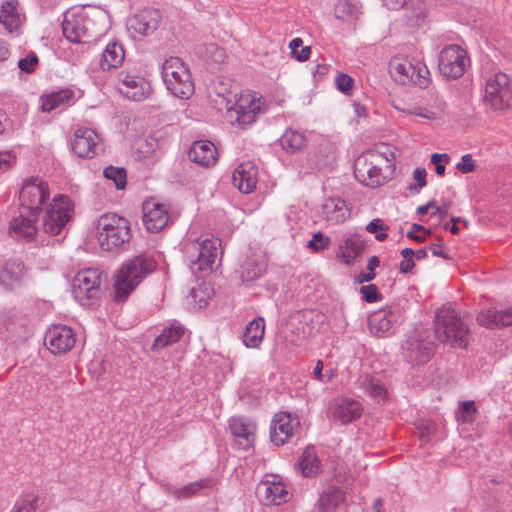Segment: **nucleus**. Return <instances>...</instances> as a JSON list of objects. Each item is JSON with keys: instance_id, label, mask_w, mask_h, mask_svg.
Returning <instances> with one entry per match:
<instances>
[{"instance_id": "f257e3e1", "label": "nucleus", "mask_w": 512, "mask_h": 512, "mask_svg": "<svg viewBox=\"0 0 512 512\" xmlns=\"http://www.w3.org/2000/svg\"><path fill=\"white\" fill-rule=\"evenodd\" d=\"M50 198L49 185L38 176L26 178L20 190V215L10 222V234L32 240L39 230L36 220Z\"/></svg>"}, {"instance_id": "f03ea898", "label": "nucleus", "mask_w": 512, "mask_h": 512, "mask_svg": "<svg viewBox=\"0 0 512 512\" xmlns=\"http://www.w3.org/2000/svg\"><path fill=\"white\" fill-rule=\"evenodd\" d=\"M395 154L388 145L381 144L358 156L354 163V176L363 185L379 187L386 182L383 168L390 172L394 168Z\"/></svg>"}, {"instance_id": "7ed1b4c3", "label": "nucleus", "mask_w": 512, "mask_h": 512, "mask_svg": "<svg viewBox=\"0 0 512 512\" xmlns=\"http://www.w3.org/2000/svg\"><path fill=\"white\" fill-rule=\"evenodd\" d=\"M155 253L144 252L125 261L115 275V298L126 300L141 281L157 269Z\"/></svg>"}, {"instance_id": "20e7f679", "label": "nucleus", "mask_w": 512, "mask_h": 512, "mask_svg": "<svg viewBox=\"0 0 512 512\" xmlns=\"http://www.w3.org/2000/svg\"><path fill=\"white\" fill-rule=\"evenodd\" d=\"M103 18L105 12L100 9H93L90 14L84 8H71L63 14V35L69 42L75 44L94 42L103 34L95 20Z\"/></svg>"}, {"instance_id": "39448f33", "label": "nucleus", "mask_w": 512, "mask_h": 512, "mask_svg": "<svg viewBox=\"0 0 512 512\" xmlns=\"http://www.w3.org/2000/svg\"><path fill=\"white\" fill-rule=\"evenodd\" d=\"M93 226L97 243L103 251L124 250L132 236L129 220L115 213L101 215Z\"/></svg>"}, {"instance_id": "423d86ee", "label": "nucleus", "mask_w": 512, "mask_h": 512, "mask_svg": "<svg viewBox=\"0 0 512 512\" xmlns=\"http://www.w3.org/2000/svg\"><path fill=\"white\" fill-rule=\"evenodd\" d=\"M220 246L219 238L207 236L193 238L188 235L181 242V250L193 274L210 273L213 270Z\"/></svg>"}, {"instance_id": "0eeeda50", "label": "nucleus", "mask_w": 512, "mask_h": 512, "mask_svg": "<svg viewBox=\"0 0 512 512\" xmlns=\"http://www.w3.org/2000/svg\"><path fill=\"white\" fill-rule=\"evenodd\" d=\"M468 326L454 307L445 305L439 308L434 320V339L452 347L464 348L467 345Z\"/></svg>"}, {"instance_id": "6e6552de", "label": "nucleus", "mask_w": 512, "mask_h": 512, "mask_svg": "<svg viewBox=\"0 0 512 512\" xmlns=\"http://www.w3.org/2000/svg\"><path fill=\"white\" fill-rule=\"evenodd\" d=\"M74 213V204L69 196L55 195L42 214L41 230L48 235H62Z\"/></svg>"}, {"instance_id": "1a4fd4ad", "label": "nucleus", "mask_w": 512, "mask_h": 512, "mask_svg": "<svg viewBox=\"0 0 512 512\" xmlns=\"http://www.w3.org/2000/svg\"><path fill=\"white\" fill-rule=\"evenodd\" d=\"M106 274L98 268H86L76 273L72 280L75 300L84 307L94 305L101 297Z\"/></svg>"}, {"instance_id": "9d476101", "label": "nucleus", "mask_w": 512, "mask_h": 512, "mask_svg": "<svg viewBox=\"0 0 512 512\" xmlns=\"http://www.w3.org/2000/svg\"><path fill=\"white\" fill-rule=\"evenodd\" d=\"M260 113H262V96L259 93L247 91L241 93L232 106H227L225 117L233 126L246 129L256 121Z\"/></svg>"}, {"instance_id": "9b49d317", "label": "nucleus", "mask_w": 512, "mask_h": 512, "mask_svg": "<svg viewBox=\"0 0 512 512\" xmlns=\"http://www.w3.org/2000/svg\"><path fill=\"white\" fill-rule=\"evenodd\" d=\"M389 67L391 76L399 84L426 88L430 82V72L420 60L395 57L390 61Z\"/></svg>"}, {"instance_id": "f8f14e48", "label": "nucleus", "mask_w": 512, "mask_h": 512, "mask_svg": "<svg viewBox=\"0 0 512 512\" xmlns=\"http://www.w3.org/2000/svg\"><path fill=\"white\" fill-rule=\"evenodd\" d=\"M483 101L494 111L512 109V78L505 73H495L486 80Z\"/></svg>"}, {"instance_id": "ddd939ff", "label": "nucleus", "mask_w": 512, "mask_h": 512, "mask_svg": "<svg viewBox=\"0 0 512 512\" xmlns=\"http://www.w3.org/2000/svg\"><path fill=\"white\" fill-rule=\"evenodd\" d=\"M470 65L467 51L456 44L446 45L439 55V71L448 79H458Z\"/></svg>"}, {"instance_id": "4468645a", "label": "nucleus", "mask_w": 512, "mask_h": 512, "mask_svg": "<svg viewBox=\"0 0 512 512\" xmlns=\"http://www.w3.org/2000/svg\"><path fill=\"white\" fill-rule=\"evenodd\" d=\"M256 494L263 505H281L286 503L291 494L278 475H267L258 484Z\"/></svg>"}, {"instance_id": "2eb2a0df", "label": "nucleus", "mask_w": 512, "mask_h": 512, "mask_svg": "<svg viewBox=\"0 0 512 512\" xmlns=\"http://www.w3.org/2000/svg\"><path fill=\"white\" fill-rule=\"evenodd\" d=\"M434 348L435 341L429 338L427 332H416L403 346L404 358L412 364H424L433 355Z\"/></svg>"}, {"instance_id": "dca6fc26", "label": "nucleus", "mask_w": 512, "mask_h": 512, "mask_svg": "<svg viewBox=\"0 0 512 512\" xmlns=\"http://www.w3.org/2000/svg\"><path fill=\"white\" fill-rule=\"evenodd\" d=\"M26 22L24 7L19 0H3L0 5V24L5 32L12 37H18L23 33Z\"/></svg>"}, {"instance_id": "f3484780", "label": "nucleus", "mask_w": 512, "mask_h": 512, "mask_svg": "<svg viewBox=\"0 0 512 512\" xmlns=\"http://www.w3.org/2000/svg\"><path fill=\"white\" fill-rule=\"evenodd\" d=\"M300 421L297 414L278 412L274 415L270 426V439L276 446L284 445L297 433Z\"/></svg>"}, {"instance_id": "a211bd4d", "label": "nucleus", "mask_w": 512, "mask_h": 512, "mask_svg": "<svg viewBox=\"0 0 512 512\" xmlns=\"http://www.w3.org/2000/svg\"><path fill=\"white\" fill-rule=\"evenodd\" d=\"M118 90L127 99L132 101H143L151 93L150 83L143 77L121 71L118 73Z\"/></svg>"}, {"instance_id": "6ab92c4d", "label": "nucleus", "mask_w": 512, "mask_h": 512, "mask_svg": "<svg viewBox=\"0 0 512 512\" xmlns=\"http://www.w3.org/2000/svg\"><path fill=\"white\" fill-rule=\"evenodd\" d=\"M76 342L73 330L66 325H53L45 333L44 344L54 355L65 354Z\"/></svg>"}, {"instance_id": "aec40b11", "label": "nucleus", "mask_w": 512, "mask_h": 512, "mask_svg": "<svg viewBox=\"0 0 512 512\" xmlns=\"http://www.w3.org/2000/svg\"><path fill=\"white\" fill-rule=\"evenodd\" d=\"M100 145V137L93 129L79 127L75 130L71 148L78 157H95Z\"/></svg>"}, {"instance_id": "412c9836", "label": "nucleus", "mask_w": 512, "mask_h": 512, "mask_svg": "<svg viewBox=\"0 0 512 512\" xmlns=\"http://www.w3.org/2000/svg\"><path fill=\"white\" fill-rule=\"evenodd\" d=\"M160 21L161 15L158 10L145 9L128 19L127 28L140 36H149L157 30Z\"/></svg>"}, {"instance_id": "4be33fe9", "label": "nucleus", "mask_w": 512, "mask_h": 512, "mask_svg": "<svg viewBox=\"0 0 512 512\" xmlns=\"http://www.w3.org/2000/svg\"><path fill=\"white\" fill-rule=\"evenodd\" d=\"M76 93L71 88L54 90L41 95V111L51 113L61 112L76 102Z\"/></svg>"}, {"instance_id": "5701e85b", "label": "nucleus", "mask_w": 512, "mask_h": 512, "mask_svg": "<svg viewBox=\"0 0 512 512\" xmlns=\"http://www.w3.org/2000/svg\"><path fill=\"white\" fill-rule=\"evenodd\" d=\"M169 222L168 210L165 204L148 200L143 204V224L150 232L156 233Z\"/></svg>"}, {"instance_id": "b1692460", "label": "nucleus", "mask_w": 512, "mask_h": 512, "mask_svg": "<svg viewBox=\"0 0 512 512\" xmlns=\"http://www.w3.org/2000/svg\"><path fill=\"white\" fill-rule=\"evenodd\" d=\"M350 216V209L340 197H329L324 200L320 208V217L328 225H338L345 222Z\"/></svg>"}, {"instance_id": "393cba45", "label": "nucleus", "mask_w": 512, "mask_h": 512, "mask_svg": "<svg viewBox=\"0 0 512 512\" xmlns=\"http://www.w3.org/2000/svg\"><path fill=\"white\" fill-rule=\"evenodd\" d=\"M232 182L240 192L248 194L254 191L258 182L257 166L251 162H242L233 172Z\"/></svg>"}, {"instance_id": "a878e982", "label": "nucleus", "mask_w": 512, "mask_h": 512, "mask_svg": "<svg viewBox=\"0 0 512 512\" xmlns=\"http://www.w3.org/2000/svg\"><path fill=\"white\" fill-rule=\"evenodd\" d=\"M229 426L240 449L247 450L252 447L256 426L251 420L245 417H232Z\"/></svg>"}, {"instance_id": "bb28decb", "label": "nucleus", "mask_w": 512, "mask_h": 512, "mask_svg": "<svg viewBox=\"0 0 512 512\" xmlns=\"http://www.w3.org/2000/svg\"><path fill=\"white\" fill-rule=\"evenodd\" d=\"M478 322L486 328H499L512 325V305L504 307L495 306L482 310L478 317Z\"/></svg>"}, {"instance_id": "cd10ccee", "label": "nucleus", "mask_w": 512, "mask_h": 512, "mask_svg": "<svg viewBox=\"0 0 512 512\" xmlns=\"http://www.w3.org/2000/svg\"><path fill=\"white\" fill-rule=\"evenodd\" d=\"M401 318L402 313L399 308H388L372 315L369 325L378 336H383L391 333L394 326L401 321Z\"/></svg>"}, {"instance_id": "c85d7f7f", "label": "nucleus", "mask_w": 512, "mask_h": 512, "mask_svg": "<svg viewBox=\"0 0 512 512\" xmlns=\"http://www.w3.org/2000/svg\"><path fill=\"white\" fill-rule=\"evenodd\" d=\"M217 148L208 140L195 141L189 149V159L203 167L213 166L217 161Z\"/></svg>"}, {"instance_id": "c756f323", "label": "nucleus", "mask_w": 512, "mask_h": 512, "mask_svg": "<svg viewBox=\"0 0 512 512\" xmlns=\"http://www.w3.org/2000/svg\"><path fill=\"white\" fill-rule=\"evenodd\" d=\"M362 412V405L358 401L350 398H343L332 407L333 419L344 425L359 419Z\"/></svg>"}, {"instance_id": "7c9ffc66", "label": "nucleus", "mask_w": 512, "mask_h": 512, "mask_svg": "<svg viewBox=\"0 0 512 512\" xmlns=\"http://www.w3.org/2000/svg\"><path fill=\"white\" fill-rule=\"evenodd\" d=\"M338 257L342 259L345 265H352L355 260L363 253L365 241L358 234H353L343 239L338 246Z\"/></svg>"}, {"instance_id": "2f4dec72", "label": "nucleus", "mask_w": 512, "mask_h": 512, "mask_svg": "<svg viewBox=\"0 0 512 512\" xmlns=\"http://www.w3.org/2000/svg\"><path fill=\"white\" fill-rule=\"evenodd\" d=\"M124 58L125 52L123 45L116 41L109 42L102 52L99 63L100 68L103 71L117 68L123 63Z\"/></svg>"}, {"instance_id": "473e14b6", "label": "nucleus", "mask_w": 512, "mask_h": 512, "mask_svg": "<svg viewBox=\"0 0 512 512\" xmlns=\"http://www.w3.org/2000/svg\"><path fill=\"white\" fill-rule=\"evenodd\" d=\"M403 9L408 26L419 27L425 23L428 16L425 0H408Z\"/></svg>"}, {"instance_id": "72a5a7b5", "label": "nucleus", "mask_w": 512, "mask_h": 512, "mask_svg": "<svg viewBox=\"0 0 512 512\" xmlns=\"http://www.w3.org/2000/svg\"><path fill=\"white\" fill-rule=\"evenodd\" d=\"M265 333V320L263 317H256L246 326L242 341L248 348H257L260 346Z\"/></svg>"}, {"instance_id": "f704fd0d", "label": "nucleus", "mask_w": 512, "mask_h": 512, "mask_svg": "<svg viewBox=\"0 0 512 512\" xmlns=\"http://www.w3.org/2000/svg\"><path fill=\"white\" fill-rule=\"evenodd\" d=\"M344 498L345 494L340 487L329 485L319 497L318 509L320 512H331L344 501Z\"/></svg>"}, {"instance_id": "c9c22d12", "label": "nucleus", "mask_w": 512, "mask_h": 512, "mask_svg": "<svg viewBox=\"0 0 512 512\" xmlns=\"http://www.w3.org/2000/svg\"><path fill=\"white\" fill-rule=\"evenodd\" d=\"M166 88L173 96L179 99H189L195 91L190 71H180V76L175 79V84L166 86Z\"/></svg>"}, {"instance_id": "e433bc0d", "label": "nucleus", "mask_w": 512, "mask_h": 512, "mask_svg": "<svg viewBox=\"0 0 512 512\" xmlns=\"http://www.w3.org/2000/svg\"><path fill=\"white\" fill-rule=\"evenodd\" d=\"M358 382L363 392L376 402H383L387 398V390L379 379L366 374L360 376Z\"/></svg>"}, {"instance_id": "4c0bfd02", "label": "nucleus", "mask_w": 512, "mask_h": 512, "mask_svg": "<svg viewBox=\"0 0 512 512\" xmlns=\"http://www.w3.org/2000/svg\"><path fill=\"white\" fill-rule=\"evenodd\" d=\"M189 71L186 64L179 57H170L162 65V78L166 86L175 84V79L180 76V71Z\"/></svg>"}, {"instance_id": "58836bf2", "label": "nucleus", "mask_w": 512, "mask_h": 512, "mask_svg": "<svg viewBox=\"0 0 512 512\" xmlns=\"http://www.w3.org/2000/svg\"><path fill=\"white\" fill-rule=\"evenodd\" d=\"M184 333L183 326L178 322L171 323L165 327L162 333L156 337L153 348L160 349L176 343Z\"/></svg>"}, {"instance_id": "ea45409f", "label": "nucleus", "mask_w": 512, "mask_h": 512, "mask_svg": "<svg viewBox=\"0 0 512 512\" xmlns=\"http://www.w3.org/2000/svg\"><path fill=\"white\" fill-rule=\"evenodd\" d=\"M25 274V267L21 260L10 259L5 262L0 274V280L3 283L8 281L19 282Z\"/></svg>"}, {"instance_id": "a19ab883", "label": "nucleus", "mask_w": 512, "mask_h": 512, "mask_svg": "<svg viewBox=\"0 0 512 512\" xmlns=\"http://www.w3.org/2000/svg\"><path fill=\"white\" fill-rule=\"evenodd\" d=\"M305 142V136L301 132L293 129H287L280 138L282 148L291 153L302 149Z\"/></svg>"}, {"instance_id": "79ce46f5", "label": "nucleus", "mask_w": 512, "mask_h": 512, "mask_svg": "<svg viewBox=\"0 0 512 512\" xmlns=\"http://www.w3.org/2000/svg\"><path fill=\"white\" fill-rule=\"evenodd\" d=\"M360 7L353 0H338L334 6V15L342 21H351L357 17Z\"/></svg>"}, {"instance_id": "37998d69", "label": "nucleus", "mask_w": 512, "mask_h": 512, "mask_svg": "<svg viewBox=\"0 0 512 512\" xmlns=\"http://www.w3.org/2000/svg\"><path fill=\"white\" fill-rule=\"evenodd\" d=\"M11 512H42L39 497L34 493L19 496Z\"/></svg>"}, {"instance_id": "c03bdc74", "label": "nucleus", "mask_w": 512, "mask_h": 512, "mask_svg": "<svg viewBox=\"0 0 512 512\" xmlns=\"http://www.w3.org/2000/svg\"><path fill=\"white\" fill-rule=\"evenodd\" d=\"M265 265L263 262H256L255 260L248 258L242 266V280L245 283L252 282L264 273Z\"/></svg>"}, {"instance_id": "a18cd8bd", "label": "nucleus", "mask_w": 512, "mask_h": 512, "mask_svg": "<svg viewBox=\"0 0 512 512\" xmlns=\"http://www.w3.org/2000/svg\"><path fill=\"white\" fill-rule=\"evenodd\" d=\"M299 467L302 474L306 477H311L319 471V461L314 453L306 450L299 461Z\"/></svg>"}, {"instance_id": "49530a36", "label": "nucleus", "mask_w": 512, "mask_h": 512, "mask_svg": "<svg viewBox=\"0 0 512 512\" xmlns=\"http://www.w3.org/2000/svg\"><path fill=\"white\" fill-rule=\"evenodd\" d=\"M103 175L107 180L114 182L118 190H122L126 187L127 175L124 168L109 166L104 169Z\"/></svg>"}, {"instance_id": "de8ad7c7", "label": "nucleus", "mask_w": 512, "mask_h": 512, "mask_svg": "<svg viewBox=\"0 0 512 512\" xmlns=\"http://www.w3.org/2000/svg\"><path fill=\"white\" fill-rule=\"evenodd\" d=\"M292 56L300 62L306 61L310 58L311 48L309 46H303V40L301 38H294L289 43Z\"/></svg>"}, {"instance_id": "09e8293b", "label": "nucleus", "mask_w": 512, "mask_h": 512, "mask_svg": "<svg viewBox=\"0 0 512 512\" xmlns=\"http://www.w3.org/2000/svg\"><path fill=\"white\" fill-rule=\"evenodd\" d=\"M207 486V481L200 480L196 482L189 483L185 486L177 488L173 491L174 496L177 499L189 498L199 492L202 488Z\"/></svg>"}, {"instance_id": "8fccbe9b", "label": "nucleus", "mask_w": 512, "mask_h": 512, "mask_svg": "<svg viewBox=\"0 0 512 512\" xmlns=\"http://www.w3.org/2000/svg\"><path fill=\"white\" fill-rule=\"evenodd\" d=\"M331 245V238L318 231L313 234L312 238L308 241L307 247L315 252L319 253L329 249Z\"/></svg>"}, {"instance_id": "3c124183", "label": "nucleus", "mask_w": 512, "mask_h": 512, "mask_svg": "<svg viewBox=\"0 0 512 512\" xmlns=\"http://www.w3.org/2000/svg\"><path fill=\"white\" fill-rule=\"evenodd\" d=\"M365 229L367 232L374 234L378 241H384L388 237V234L385 232L388 229V226H385L383 221L379 218L370 221L366 225Z\"/></svg>"}, {"instance_id": "603ef678", "label": "nucleus", "mask_w": 512, "mask_h": 512, "mask_svg": "<svg viewBox=\"0 0 512 512\" xmlns=\"http://www.w3.org/2000/svg\"><path fill=\"white\" fill-rule=\"evenodd\" d=\"M380 260L377 256H372L368 259L367 269L369 272H362L356 276L355 280L361 284L364 282H370L376 277L375 269L379 266Z\"/></svg>"}, {"instance_id": "864d4df0", "label": "nucleus", "mask_w": 512, "mask_h": 512, "mask_svg": "<svg viewBox=\"0 0 512 512\" xmlns=\"http://www.w3.org/2000/svg\"><path fill=\"white\" fill-rule=\"evenodd\" d=\"M38 62L39 59L36 53L29 52L25 57L17 61V66L22 72L31 73L36 69Z\"/></svg>"}, {"instance_id": "5fc2aeb1", "label": "nucleus", "mask_w": 512, "mask_h": 512, "mask_svg": "<svg viewBox=\"0 0 512 512\" xmlns=\"http://www.w3.org/2000/svg\"><path fill=\"white\" fill-rule=\"evenodd\" d=\"M360 293L362 295V299L367 303H374L382 298L377 286L374 284L361 286Z\"/></svg>"}, {"instance_id": "6e6d98bb", "label": "nucleus", "mask_w": 512, "mask_h": 512, "mask_svg": "<svg viewBox=\"0 0 512 512\" xmlns=\"http://www.w3.org/2000/svg\"><path fill=\"white\" fill-rule=\"evenodd\" d=\"M413 178L416 183L409 185L408 189L411 193H418L427 184L425 169L416 168L413 172Z\"/></svg>"}, {"instance_id": "4d7b16f0", "label": "nucleus", "mask_w": 512, "mask_h": 512, "mask_svg": "<svg viewBox=\"0 0 512 512\" xmlns=\"http://www.w3.org/2000/svg\"><path fill=\"white\" fill-rule=\"evenodd\" d=\"M430 234V230H427L420 224L414 223L411 227V230L407 233V237L416 242L422 243L425 241L426 236H429Z\"/></svg>"}, {"instance_id": "13d9d810", "label": "nucleus", "mask_w": 512, "mask_h": 512, "mask_svg": "<svg viewBox=\"0 0 512 512\" xmlns=\"http://www.w3.org/2000/svg\"><path fill=\"white\" fill-rule=\"evenodd\" d=\"M397 109L403 113L408 114V115H415V116H419V117H422V118H425L428 120H434L437 117L434 112H432L429 109L424 108V107H413V108H408V109L397 108Z\"/></svg>"}, {"instance_id": "bf43d9fd", "label": "nucleus", "mask_w": 512, "mask_h": 512, "mask_svg": "<svg viewBox=\"0 0 512 512\" xmlns=\"http://www.w3.org/2000/svg\"><path fill=\"white\" fill-rule=\"evenodd\" d=\"M459 412L461 414V418L465 422H470L473 420L476 409L473 401H463L460 403Z\"/></svg>"}, {"instance_id": "052dcab7", "label": "nucleus", "mask_w": 512, "mask_h": 512, "mask_svg": "<svg viewBox=\"0 0 512 512\" xmlns=\"http://www.w3.org/2000/svg\"><path fill=\"white\" fill-rule=\"evenodd\" d=\"M335 83L338 90L344 94H349L353 87V79L346 74H338Z\"/></svg>"}, {"instance_id": "680f3d73", "label": "nucleus", "mask_w": 512, "mask_h": 512, "mask_svg": "<svg viewBox=\"0 0 512 512\" xmlns=\"http://www.w3.org/2000/svg\"><path fill=\"white\" fill-rule=\"evenodd\" d=\"M456 168L463 174L471 173L475 170V161L470 154H465L457 163Z\"/></svg>"}, {"instance_id": "e2e57ef3", "label": "nucleus", "mask_w": 512, "mask_h": 512, "mask_svg": "<svg viewBox=\"0 0 512 512\" xmlns=\"http://www.w3.org/2000/svg\"><path fill=\"white\" fill-rule=\"evenodd\" d=\"M430 160L435 165L436 174L443 176L445 174V166L441 162L442 160L448 161L449 156L447 154L433 153Z\"/></svg>"}, {"instance_id": "0e129e2a", "label": "nucleus", "mask_w": 512, "mask_h": 512, "mask_svg": "<svg viewBox=\"0 0 512 512\" xmlns=\"http://www.w3.org/2000/svg\"><path fill=\"white\" fill-rule=\"evenodd\" d=\"M15 157L8 151H0V172L7 171L13 167Z\"/></svg>"}, {"instance_id": "69168bd1", "label": "nucleus", "mask_w": 512, "mask_h": 512, "mask_svg": "<svg viewBox=\"0 0 512 512\" xmlns=\"http://www.w3.org/2000/svg\"><path fill=\"white\" fill-rule=\"evenodd\" d=\"M300 167L303 169V172L305 174L312 173L316 169L319 168V163L315 161L313 158H306L305 160H302L300 163Z\"/></svg>"}, {"instance_id": "338daca9", "label": "nucleus", "mask_w": 512, "mask_h": 512, "mask_svg": "<svg viewBox=\"0 0 512 512\" xmlns=\"http://www.w3.org/2000/svg\"><path fill=\"white\" fill-rule=\"evenodd\" d=\"M383 4L390 10L404 8L408 0H382Z\"/></svg>"}, {"instance_id": "774afa93", "label": "nucleus", "mask_w": 512, "mask_h": 512, "mask_svg": "<svg viewBox=\"0 0 512 512\" xmlns=\"http://www.w3.org/2000/svg\"><path fill=\"white\" fill-rule=\"evenodd\" d=\"M414 266H415L414 258L403 259L400 262L399 269L402 274H407V273L411 272V270L414 268Z\"/></svg>"}]
</instances>
